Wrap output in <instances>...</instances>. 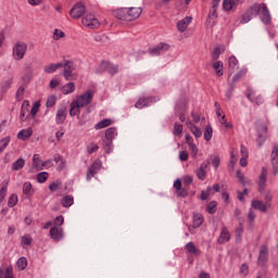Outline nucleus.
Wrapping results in <instances>:
<instances>
[{
	"label": "nucleus",
	"mask_w": 278,
	"mask_h": 278,
	"mask_svg": "<svg viewBox=\"0 0 278 278\" xmlns=\"http://www.w3.org/2000/svg\"><path fill=\"white\" fill-rule=\"evenodd\" d=\"M253 16H260L262 23L265 25H269L270 23V11L268 10V7H266V3L252 4L241 16L240 23L244 25L245 23H249Z\"/></svg>",
	"instance_id": "nucleus-1"
},
{
	"label": "nucleus",
	"mask_w": 278,
	"mask_h": 278,
	"mask_svg": "<svg viewBox=\"0 0 278 278\" xmlns=\"http://www.w3.org/2000/svg\"><path fill=\"white\" fill-rule=\"evenodd\" d=\"M140 14H142V8H122L117 9L113 12V16L118 18V21H136V18H140Z\"/></svg>",
	"instance_id": "nucleus-2"
},
{
	"label": "nucleus",
	"mask_w": 278,
	"mask_h": 278,
	"mask_svg": "<svg viewBox=\"0 0 278 278\" xmlns=\"http://www.w3.org/2000/svg\"><path fill=\"white\" fill-rule=\"evenodd\" d=\"M60 68H63V71H77L79 66H77V62L64 59L59 63H51L43 67V71H59Z\"/></svg>",
	"instance_id": "nucleus-3"
},
{
	"label": "nucleus",
	"mask_w": 278,
	"mask_h": 278,
	"mask_svg": "<svg viewBox=\"0 0 278 278\" xmlns=\"http://www.w3.org/2000/svg\"><path fill=\"white\" fill-rule=\"evenodd\" d=\"M92 99H94V91L87 90L83 94L78 96L74 101L79 106L86 108L87 105H90V103H92Z\"/></svg>",
	"instance_id": "nucleus-4"
},
{
	"label": "nucleus",
	"mask_w": 278,
	"mask_h": 278,
	"mask_svg": "<svg viewBox=\"0 0 278 278\" xmlns=\"http://www.w3.org/2000/svg\"><path fill=\"white\" fill-rule=\"evenodd\" d=\"M101 168H103V163L101 162V160H96L91 164V166L88 167L87 176H86L87 181H91L92 177H94L97 173L101 170Z\"/></svg>",
	"instance_id": "nucleus-5"
},
{
	"label": "nucleus",
	"mask_w": 278,
	"mask_h": 278,
	"mask_svg": "<svg viewBox=\"0 0 278 278\" xmlns=\"http://www.w3.org/2000/svg\"><path fill=\"white\" fill-rule=\"evenodd\" d=\"M72 18L79 20L86 14V5L83 2H77L70 11Z\"/></svg>",
	"instance_id": "nucleus-6"
},
{
	"label": "nucleus",
	"mask_w": 278,
	"mask_h": 278,
	"mask_svg": "<svg viewBox=\"0 0 278 278\" xmlns=\"http://www.w3.org/2000/svg\"><path fill=\"white\" fill-rule=\"evenodd\" d=\"M25 53H27V45L16 43L13 47V58H14V60H23V58H25Z\"/></svg>",
	"instance_id": "nucleus-7"
},
{
	"label": "nucleus",
	"mask_w": 278,
	"mask_h": 278,
	"mask_svg": "<svg viewBox=\"0 0 278 278\" xmlns=\"http://www.w3.org/2000/svg\"><path fill=\"white\" fill-rule=\"evenodd\" d=\"M168 49H170L168 43L161 42L157 46L148 49V53L150 55H161L164 51H168Z\"/></svg>",
	"instance_id": "nucleus-8"
},
{
	"label": "nucleus",
	"mask_w": 278,
	"mask_h": 278,
	"mask_svg": "<svg viewBox=\"0 0 278 278\" xmlns=\"http://www.w3.org/2000/svg\"><path fill=\"white\" fill-rule=\"evenodd\" d=\"M267 262H268V245L263 244L261 245V249H260L257 264L260 266H266Z\"/></svg>",
	"instance_id": "nucleus-9"
},
{
	"label": "nucleus",
	"mask_w": 278,
	"mask_h": 278,
	"mask_svg": "<svg viewBox=\"0 0 278 278\" xmlns=\"http://www.w3.org/2000/svg\"><path fill=\"white\" fill-rule=\"evenodd\" d=\"M83 25L85 27H90V29H94L96 27H99V20L94 17L92 14H87L85 18L81 20Z\"/></svg>",
	"instance_id": "nucleus-10"
},
{
	"label": "nucleus",
	"mask_w": 278,
	"mask_h": 278,
	"mask_svg": "<svg viewBox=\"0 0 278 278\" xmlns=\"http://www.w3.org/2000/svg\"><path fill=\"white\" fill-rule=\"evenodd\" d=\"M50 238L54 240V242H60V240H64V230L58 226H53L50 229Z\"/></svg>",
	"instance_id": "nucleus-11"
},
{
	"label": "nucleus",
	"mask_w": 278,
	"mask_h": 278,
	"mask_svg": "<svg viewBox=\"0 0 278 278\" xmlns=\"http://www.w3.org/2000/svg\"><path fill=\"white\" fill-rule=\"evenodd\" d=\"M155 101H157L156 97L141 98L137 101L135 108H137L138 110H142V108H149V105L155 103Z\"/></svg>",
	"instance_id": "nucleus-12"
},
{
	"label": "nucleus",
	"mask_w": 278,
	"mask_h": 278,
	"mask_svg": "<svg viewBox=\"0 0 278 278\" xmlns=\"http://www.w3.org/2000/svg\"><path fill=\"white\" fill-rule=\"evenodd\" d=\"M268 177V170L266 167H262V173L258 178V191L262 192L263 190H266V181Z\"/></svg>",
	"instance_id": "nucleus-13"
},
{
	"label": "nucleus",
	"mask_w": 278,
	"mask_h": 278,
	"mask_svg": "<svg viewBox=\"0 0 278 278\" xmlns=\"http://www.w3.org/2000/svg\"><path fill=\"white\" fill-rule=\"evenodd\" d=\"M64 121H66V106H60L56 111L55 123L63 125Z\"/></svg>",
	"instance_id": "nucleus-14"
},
{
	"label": "nucleus",
	"mask_w": 278,
	"mask_h": 278,
	"mask_svg": "<svg viewBox=\"0 0 278 278\" xmlns=\"http://www.w3.org/2000/svg\"><path fill=\"white\" fill-rule=\"evenodd\" d=\"M229 240H231V235H229V230L227 229V227H223L220 235L217 239L218 244H225L227 242H229Z\"/></svg>",
	"instance_id": "nucleus-15"
},
{
	"label": "nucleus",
	"mask_w": 278,
	"mask_h": 278,
	"mask_svg": "<svg viewBox=\"0 0 278 278\" xmlns=\"http://www.w3.org/2000/svg\"><path fill=\"white\" fill-rule=\"evenodd\" d=\"M190 23H192V16H186L185 18L179 21L177 23L178 31H180V34H184V31H186V29H188V25H190Z\"/></svg>",
	"instance_id": "nucleus-16"
},
{
	"label": "nucleus",
	"mask_w": 278,
	"mask_h": 278,
	"mask_svg": "<svg viewBox=\"0 0 278 278\" xmlns=\"http://www.w3.org/2000/svg\"><path fill=\"white\" fill-rule=\"evenodd\" d=\"M216 18H218L217 9H211L206 20V25L208 27H214V25H216Z\"/></svg>",
	"instance_id": "nucleus-17"
},
{
	"label": "nucleus",
	"mask_w": 278,
	"mask_h": 278,
	"mask_svg": "<svg viewBox=\"0 0 278 278\" xmlns=\"http://www.w3.org/2000/svg\"><path fill=\"white\" fill-rule=\"evenodd\" d=\"M186 125L189 131H191V134H193L195 138H201V136H203L201 128L197 127V125H194L190 119L186 122Z\"/></svg>",
	"instance_id": "nucleus-18"
},
{
	"label": "nucleus",
	"mask_w": 278,
	"mask_h": 278,
	"mask_svg": "<svg viewBox=\"0 0 278 278\" xmlns=\"http://www.w3.org/2000/svg\"><path fill=\"white\" fill-rule=\"evenodd\" d=\"M100 71H118V65L111 63L110 61H102L100 63Z\"/></svg>",
	"instance_id": "nucleus-19"
},
{
	"label": "nucleus",
	"mask_w": 278,
	"mask_h": 278,
	"mask_svg": "<svg viewBox=\"0 0 278 278\" xmlns=\"http://www.w3.org/2000/svg\"><path fill=\"white\" fill-rule=\"evenodd\" d=\"M185 251L189 252L190 255L198 256L201 253V250L194 245V242L190 241L185 245Z\"/></svg>",
	"instance_id": "nucleus-20"
},
{
	"label": "nucleus",
	"mask_w": 278,
	"mask_h": 278,
	"mask_svg": "<svg viewBox=\"0 0 278 278\" xmlns=\"http://www.w3.org/2000/svg\"><path fill=\"white\" fill-rule=\"evenodd\" d=\"M203 220L204 217H203V214L201 213H193V229H199V227H201V225H203Z\"/></svg>",
	"instance_id": "nucleus-21"
},
{
	"label": "nucleus",
	"mask_w": 278,
	"mask_h": 278,
	"mask_svg": "<svg viewBox=\"0 0 278 278\" xmlns=\"http://www.w3.org/2000/svg\"><path fill=\"white\" fill-rule=\"evenodd\" d=\"M251 205H252L253 210L263 212V214L266 213V211H267L266 204H264V202H262L261 200H252Z\"/></svg>",
	"instance_id": "nucleus-22"
},
{
	"label": "nucleus",
	"mask_w": 278,
	"mask_h": 278,
	"mask_svg": "<svg viewBox=\"0 0 278 278\" xmlns=\"http://www.w3.org/2000/svg\"><path fill=\"white\" fill-rule=\"evenodd\" d=\"M33 134L34 131L31 130V128L22 129L20 132H17V138L18 140H29Z\"/></svg>",
	"instance_id": "nucleus-23"
},
{
	"label": "nucleus",
	"mask_w": 278,
	"mask_h": 278,
	"mask_svg": "<svg viewBox=\"0 0 278 278\" xmlns=\"http://www.w3.org/2000/svg\"><path fill=\"white\" fill-rule=\"evenodd\" d=\"M207 168V163H203L195 172V175L198 179L203 181L205 179V176L207 175V172L205 170Z\"/></svg>",
	"instance_id": "nucleus-24"
},
{
	"label": "nucleus",
	"mask_w": 278,
	"mask_h": 278,
	"mask_svg": "<svg viewBox=\"0 0 278 278\" xmlns=\"http://www.w3.org/2000/svg\"><path fill=\"white\" fill-rule=\"evenodd\" d=\"M102 144L105 153H112L114 151V140L103 138Z\"/></svg>",
	"instance_id": "nucleus-25"
},
{
	"label": "nucleus",
	"mask_w": 278,
	"mask_h": 278,
	"mask_svg": "<svg viewBox=\"0 0 278 278\" xmlns=\"http://www.w3.org/2000/svg\"><path fill=\"white\" fill-rule=\"evenodd\" d=\"M22 168H25V159L20 157L17 159L12 165L11 169L16 172V170H22Z\"/></svg>",
	"instance_id": "nucleus-26"
},
{
	"label": "nucleus",
	"mask_w": 278,
	"mask_h": 278,
	"mask_svg": "<svg viewBox=\"0 0 278 278\" xmlns=\"http://www.w3.org/2000/svg\"><path fill=\"white\" fill-rule=\"evenodd\" d=\"M247 97L251 103H256V105H260L263 101L262 97H257L256 100L253 99V89H251V87H248L247 89Z\"/></svg>",
	"instance_id": "nucleus-27"
},
{
	"label": "nucleus",
	"mask_w": 278,
	"mask_h": 278,
	"mask_svg": "<svg viewBox=\"0 0 278 278\" xmlns=\"http://www.w3.org/2000/svg\"><path fill=\"white\" fill-rule=\"evenodd\" d=\"M75 203L73 195H65L61 199V205L63 207H71Z\"/></svg>",
	"instance_id": "nucleus-28"
},
{
	"label": "nucleus",
	"mask_w": 278,
	"mask_h": 278,
	"mask_svg": "<svg viewBox=\"0 0 278 278\" xmlns=\"http://www.w3.org/2000/svg\"><path fill=\"white\" fill-rule=\"evenodd\" d=\"M61 91L64 93V94H73V92H75V83H67L65 84Z\"/></svg>",
	"instance_id": "nucleus-29"
},
{
	"label": "nucleus",
	"mask_w": 278,
	"mask_h": 278,
	"mask_svg": "<svg viewBox=\"0 0 278 278\" xmlns=\"http://www.w3.org/2000/svg\"><path fill=\"white\" fill-rule=\"evenodd\" d=\"M80 113H81V106H79L78 104H76L75 101H73L71 104L70 115L79 116Z\"/></svg>",
	"instance_id": "nucleus-30"
},
{
	"label": "nucleus",
	"mask_w": 278,
	"mask_h": 278,
	"mask_svg": "<svg viewBox=\"0 0 278 278\" xmlns=\"http://www.w3.org/2000/svg\"><path fill=\"white\" fill-rule=\"evenodd\" d=\"M23 193L26 197H31V194H34V187L31 186V182H29V181L24 182V185H23Z\"/></svg>",
	"instance_id": "nucleus-31"
},
{
	"label": "nucleus",
	"mask_w": 278,
	"mask_h": 278,
	"mask_svg": "<svg viewBox=\"0 0 278 278\" xmlns=\"http://www.w3.org/2000/svg\"><path fill=\"white\" fill-rule=\"evenodd\" d=\"M242 223H244V219L239 218V227L236 228V230H235L237 240H240V238H242V233H244V226L242 225Z\"/></svg>",
	"instance_id": "nucleus-32"
},
{
	"label": "nucleus",
	"mask_w": 278,
	"mask_h": 278,
	"mask_svg": "<svg viewBox=\"0 0 278 278\" xmlns=\"http://www.w3.org/2000/svg\"><path fill=\"white\" fill-rule=\"evenodd\" d=\"M116 136H118V132L116 131V128L111 127V128L106 129L104 139L114 140V138H116Z\"/></svg>",
	"instance_id": "nucleus-33"
},
{
	"label": "nucleus",
	"mask_w": 278,
	"mask_h": 278,
	"mask_svg": "<svg viewBox=\"0 0 278 278\" xmlns=\"http://www.w3.org/2000/svg\"><path fill=\"white\" fill-rule=\"evenodd\" d=\"M233 8H237L236 2L233 0H224L223 1V9L225 12H231Z\"/></svg>",
	"instance_id": "nucleus-34"
},
{
	"label": "nucleus",
	"mask_w": 278,
	"mask_h": 278,
	"mask_svg": "<svg viewBox=\"0 0 278 278\" xmlns=\"http://www.w3.org/2000/svg\"><path fill=\"white\" fill-rule=\"evenodd\" d=\"M112 125V119L105 118L96 124L94 129H105V127H110Z\"/></svg>",
	"instance_id": "nucleus-35"
},
{
	"label": "nucleus",
	"mask_w": 278,
	"mask_h": 278,
	"mask_svg": "<svg viewBox=\"0 0 278 278\" xmlns=\"http://www.w3.org/2000/svg\"><path fill=\"white\" fill-rule=\"evenodd\" d=\"M63 77L67 80V81H73L75 79H77V74L73 71H64L63 72Z\"/></svg>",
	"instance_id": "nucleus-36"
},
{
	"label": "nucleus",
	"mask_w": 278,
	"mask_h": 278,
	"mask_svg": "<svg viewBox=\"0 0 278 278\" xmlns=\"http://www.w3.org/2000/svg\"><path fill=\"white\" fill-rule=\"evenodd\" d=\"M28 108H29V101L26 100L22 104V109H21V113H20L21 121H25V114H26V112H29Z\"/></svg>",
	"instance_id": "nucleus-37"
},
{
	"label": "nucleus",
	"mask_w": 278,
	"mask_h": 278,
	"mask_svg": "<svg viewBox=\"0 0 278 278\" xmlns=\"http://www.w3.org/2000/svg\"><path fill=\"white\" fill-rule=\"evenodd\" d=\"M16 266L18 270H25V268H27V257H20L16 262Z\"/></svg>",
	"instance_id": "nucleus-38"
},
{
	"label": "nucleus",
	"mask_w": 278,
	"mask_h": 278,
	"mask_svg": "<svg viewBox=\"0 0 278 278\" xmlns=\"http://www.w3.org/2000/svg\"><path fill=\"white\" fill-rule=\"evenodd\" d=\"M214 130L212 129V126L207 125L204 129V140H206V142H210V140H212Z\"/></svg>",
	"instance_id": "nucleus-39"
},
{
	"label": "nucleus",
	"mask_w": 278,
	"mask_h": 278,
	"mask_svg": "<svg viewBox=\"0 0 278 278\" xmlns=\"http://www.w3.org/2000/svg\"><path fill=\"white\" fill-rule=\"evenodd\" d=\"M16 203H18V195H16V193H12L9 197L8 207H15Z\"/></svg>",
	"instance_id": "nucleus-40"
},
{
	"label": "nucleus",
	"mask_w": 278,
	"mask_h": 278,
	"mask_svg": "<svg viewBox=\"0 0 278 278\" xmlns=\"http://www.w3.org/2000/svg\"><path fill=\"white\" fill-rule=\"evenodd\" d=\"M47 179H49V173L41 172V173L37 174V181L39 184H45V181H47Z\"/></svg>",
	"instance_id": "nucleus-41"
},
{
	"label": "nucleus",
	"mask_w": 278,
	"mask_h": 278,
	"mask_svg": "<svg viewBox=\"0 0 278 278\" xmlns=\"http://www.w3.org/2000/svg\"><path fill=\"white\" fill-rule=\"evenodd\" d=\"M228 64L232 71H236V68H240L238 66V59L236 56L231 55L228 60Z\"/></svg>",
	"instance_id": "nucleus-42"
},
{
	"label": "nucleus",
	"mask_w": 278,
	"mask_h": 278,
	"mask_svg": "<svg viewBox=\"0 0 278 278\" xmlns=\"http://www.w3.org/2000/svg\"><path fill=\"white\" fill-rule=\"evenodd\" d=\"M8 144H10V137H4L2 140H0V153L8 149Z\"/></svg>",
	"instance_id": "nucleus-43"
},
{
	"label": "nucleus",
	"mask_w": 278,
	"mask_h": 278,
	"mask_svg": "<svg viewBox=\"0 0 278 278\" xmlns=\"http://www.w3.org/2000/svg\"><path fill=\"white\" fill-rule=\"evenodd\" d=\"M184 134V125L179 123L174 124V136H181Z\"/></svg>",
	"instance_id": "nucleus-44"
},
{
	"label": "nucleus",
	"mask_w": 278,
	"mask_h": 278,
	"mask_svg": "<svg viewBox=\"0 0 278 278\" xmlns=\"http://www.w3.org/2000/svg\"><path fill=\"white\" fill-rule=\"evenodd\" d=\"M217 205H218V204L216 203V201L210 202L208 205L206 206V212H207L208 214H216V206H217Z\"/></svg>",
	"instance_id": "nucleus-45"
},
{
	"label": "nucleus",
	"mask_w": 278,
	"mask_h": 278,
	"mask_svg": "<svg viewBox=\"0 0 278 278\" xmlns=\"http://www.w3.org/2000/svg\"><path fill=\"white\" fill-rule=\"evenodd\" d=\"M223 51H225V49L220 50V47H216L212 52V60L216 62V60L220 58V53H223Z\"/></svg>",
	"instance_id": "nucleus-46"
},
{
	"label": "nucleus",
	"mask_w": 278,
	"mask_h": 278,
	"mask_svg": "<svg viewBox=\"0 0 278 278\" xmlns=\"http://www.w3.org/2000/svg\"><path fill=\"white\" fill-rule=\"evenodd\" d=\"M212 194H214V192H212V188H207L205 191L201 192V200L207 201V199H210V197H212Z\"/></svg>",
	"instance_id": "nucleus-47"
},
{
	"label": "nucleus",
	"mask_w": 278,
	"mask_h": 278,
	"mask_svg": "<svg viewBox=\"0 0 278 278\" xmlns=\"http://www.w3.org/2000/svg\"><path fill=\"white\" fill-rule=\"evenodd\" d=\"M271 164H278V146H275L271 151Z\"/></svg>",
	"instance_id": "nucleus-48"
},
{
	"label": "nucleus",
	"mask_w": 278,
	"mask_h": 278,
	"mask_svg": "<svg viewBox=\"0 0 278 278\" xmlns=\"http://www.w3.org/2000/svg\"><path fill=\"white\" fill-rule=\"evenodd\" d=\"M25 88H27V86L22 85V86L17 89L16 94H15L17 101H21V100L23 99V94H25Z\"/></svg>",
	"instance_id": "nucleus-49"
},
{
	"label": "nucleus",
	"mask_w": 278,
	"mask_h": 278,
	"mask_svg": "<svg viewBox=\"0 0 278 278\" xmlns=\"http://www.w3.org/2000/svg\"><path fill=\"white\" fill-rule=\"evenodd\" d=\"M33 162H34L35 168H40V166H42L43 164L42 161L40 160V154H34Z\"/></svg>",
	"instance_id": "nucleus-50"
},
{
	"label": "nucleus",
	"mask_w": 278,
	"mask_h": 278,
	"mask_svg": "<svg viewBox=\"0 0 278 278\" xmlns=\"http://www.w3.org/2000/svg\"><path fill=\"white\" fill-rule=\"evenodd\" d=\"M96 151H99V144L97 143H90L88 147H87V153L89 155H92V153H96Z\"/></svg>",
	"instance_id": "nucleus-51"
},
{
	"label": "nucleus",
	"mask_w": 278,
	"mask_h": 278,
	"mask_svg": "<svg viewBox=\"0 0 278 278\" xmlns=\"http://www.w3.org/2000/svg\"><path fill=\"white\" fill-rule=\"evenodd\" d=\"M66 36V34L60 29H54L53 33V40H60V38H64Z\"/></svg>",
	"instance_id": "nucleus-52"
},
{
	"label": "nucleus",
	"mask_w": 278,
	"mask_h": 278,
	"mask_svg": "<svg viewBox=\"0 0 278 278\" xmlns=\"http://www.w3.org/2000/svg\"><path fill=\"white\" fill-rule=\"evenodd\" d=\"M242 77H244V72H239V73L235 74L231 79L232 86H233V84H238V81H240V79H242Z\"/></svg>",
	"instance_id": "nucleus-53"
},
{
	"label": "nucleus",
	"mask_w": 278,
	"mask_h": 278,
	"mask_svg": "<svg viewBox=\"0 0 278 278\" xmlns=\"http://www.w3.org/2000/svg\"><path fill=\"white\" fill-rule=\"evenodd\" d=\"M219 123H220V125H224V127H226V129H231V127H233V125H231V123L227 122V117L225 115H223L219 118Z\"/></svg>",
	"instance_id": "nucleus-54"
},
{
	"label": "nucleus",
	"mask_w": 278,
	"mask_h": 278,
	"mask_svg": "<svg viewBox=\"0 0 278 278\" xmlns=\"http://www.w3.org/2000/svg\"><path fill=\"white\" fill-rule=\"evenodd\" d=\"M34 242V239H31V236L25 235L22 237V244H25L26 247H29Z\"/></svg>",
	"instance_id": "nucleus-55"
},
{
	"label": "nucleus",
	"mask_w": 278,
	"mask_h": 278,
	"mask_svg": "<svg viewBox=\"0 0 278 278\" xmlns=\"http://www.w3.org/2000/svg\"><path fill=\"white\" fill-rule=\"evenodd\" d=\"M189 151H191L192 157H197V155H199V148H197V144L194 143L189 144Z\"/></svg>",
	"instance_id": "nucleus-56"
},
{
	"label": "nucleus",
	"mask_w": 278,
	"mask_h": 278,
	"mask_svg": "<svg viewBox=\"0 0 278 278\" xmlns=\"http://www.w3.org/2000/svg\"><path fill=\"white\" fill-rule=\"evenodd\" d=\"M8 194V186H3L0 189V203H3L5 201V195Z\"/></svg>",
	"instance_id": "nucleus-57"
},
{
	"label": "nucleus",
	"mask_w": 278,
	"mask_h": 278,
	"mask_svg": "<svg viewBox=\"0 0 278 278\" xmlns=\"http://www.w3.org/2000/svg\"><path fill=\"white\" fill-rule=\"evenodd\" d=\"M262 132L257 134V138L258 140H262L264 142V140H266V132L268 131V127L264 126L263 128H261ZM264 134V135H262Z\"/></svg>",
	"instance_id": "nucleus-58"
},
{
	"label": "nucleus",
	"mask_w": 278,
	"mask_h": 278,
	"mask_svg": "<svg viewBox=\"0 0 278 278\" xmlns=\"http://www.w3.org/2000/svg\"><path fill=\"white\" fill-rule=\"evenodd\" d=\"M58 101V98L55 96H50L47 100V108H53Z\"/></svg>",
	"instance_id": "nucleus-59"
},
{
	"label": "nucleus",
	"mask_w": 278,
	"mask_h": 278,
	"mask_svg": "<svg viewBox=\"0 0 278 278\" xmlns=\"http://www.w3.org/2000/svg\"><path fill=\"white\" fill-rule=\"evenodd\" d=\"M33 75L28 73L22 77V85L27 86L31 81Z\"/></svg>",
	"instance_id": "nucleus-60"
},
{
	"label": "nucleus",
	"mask_w": 278,
	"mask_h": 278,
	"mask_svg": "<svg viewBox=\"0 0 278 278\" xmlns=\"http://www.w3.org/2000/svg\"><path fill=\"white\" fill-rule=\"evenodd\" d=\"M38 110H40V103L35 102L31 110H30V114H31L33 117H35L38 114Z\"/></svg>",
	"instance_id": "nucleus-61"
},
{
	"label": "nucleus",
	"mask_w": 278,
	"mask_h": 278,
	"mask_svg": "<svg viewBox=\"0 0 278 278\" xmlns=\"http://www.w3.org/2000/svg\"><path fill=\"white\" fill-rule=\"evenodd\" d=\"M4 278H14V273L11 266L5 268Z\"/></svg>",
	"instance_id": "nucleus-62"
},
{
	"label": "nucleus",
	"mask_w": 278,
	"mask_h": 278,
	"mask_svg": "<svg viewBox=\"0 0 278 278\" xmlns=\"http://www.w3.org/2000/svg\"><path fill=\"white\" fill-rule=\"evenodd\" d=\"M210 66H212L214 71H219L220 68H223V62L216 61V62L210 63Z\"/></svg>",
	"instance_id": "nucleus-63"
},
{
	"label": "nucleus",
	"mask_w": 278,
	"mask_h": 278,
	"mask_svg": "<svg viewBox=\"0 0 278 278\" xmlns=\"http://www.w3.org/2000/svg\"><path fill=\"white\" fill-rule=\"evenodd\" d=\"M240 274L244 275V277H247V275H249V265L242 264L240 267Z\"/></svg>",
	"instance_id": "nucleus-64"
}]
</instances>
